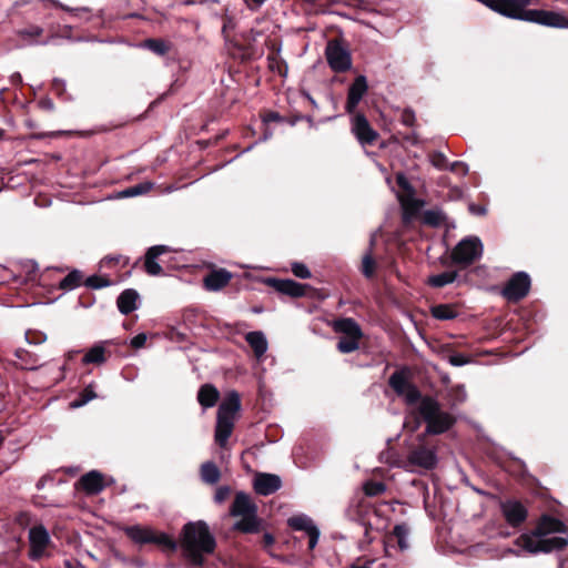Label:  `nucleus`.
Returning a JSON list of instances; mask_svg holds the SVG:
<instances>
[{
    "label": "nucleus",
    "instance_id": "20",
    "mask_svg": "<svg viewBox=\"0 0 568 568\" xmlns=\"http://www.w3.org/2000/svg\"><path fill=\"white\" fill-rule=\"evenodd\" d=\"M336 333L343 334L345 337H362L363 333L357 322L351 317L336 320L333 324Z\"/></svg>",
    "mask_w": 568,
    "mask_h": 568
},
{
    "label": "nucleus",
    "instance_id": "60",
    "mask_svg": "<svg viewBox=\"0 0 568 568\" xmlns=\"http://www.w3.org/2000/svg\"><path fill=\"white\" fill-rule=\"evenodd\" d=\"M255 4L262 6L266 0H252Z\"/></svg>",
    "mask_w": 568,
    "mask_h": 568
},
{
    "label": "nucleus",
    "instance_id": "32",
    "mask_svg": "<svg viewBox=\"0 0 568 568\" xmlns=\"http://www.w3.org/2000/svg\"><path fill=\"white\" fill-rule=\"evenodd\" d=\"M105 349L102 345L91 347L82 358L83 364H102L105 362Z\"/></svg>",
    "mask_w": 568,
    "mask_h": 568
},
{
    "label": "nucleus",
    "instance_id": "64",
    "mask_svg": "<svg viewBox=\"0 0 568 568\" xmlns=\"http://www.w3.org/2000/svg\"><path fill=\"white\" fill-rule=\"evenodd\" d=\"M68 568H72V567H68Z\"/></svg>",
    "mask_w": 568,
    "mask_h": 568
},
{
    "label": "nucleus",
    "instance_id": "58",
    "mask_svg": "<svg viewBox=\"0 0 568 568\" xmlns=\"http://www.w3.org/2000/svg\"><path fill=\"white\" fill-rule=\"evenodd\" d=\"M55 134L57 133H41V134H33V135H31V138H33V139H43L45 136H53Z\"/></svg>",
    "mask_w": 568,
    "mask_h": 568
},
{
    "label": "nucleus",
    "instance_id": "52",
    "mask_svg": "<svg viewBox=\"0 0 568 568\" xmlns=\"http://www.w3.org/2000/svg\"><path fill=\"white\" fill-rule=\"evenodd\" d=\"M469 210L471 213L477 214V215L486 214V209L484 206H476V205L471 204V205H469Z\"/></svg>",
    "mask_w": 568,
    "mask_h": 568
},
{
    "label": "nucleus",
    "instance_id": "37",
    "mask_svg": "<svg viewBox=\"0 0 568 568\" xmlns=\"http://www.w3.org/2000/svg\"><path fill=\"white\" fill-rule=\"evenodd\" d=\"M153 186H154V184L152 182H149V181L142 182V183H139L136 185L125 189L124 191H122V195L125 197H133V196L142 195V194H145L149 191H151L153 189Z\"/></svg>",
    "mask_w": 568,
    "mask_h": 568
},
{
    "label": "nucleus",
    "instance_id": "26",
    "mask_svg": "<svg viewBox=\"0 0 568 568\" xmlns=\"http://www.w3.org/2000/svg\"><path fill=\"white\" fill-rule=\"evenodd\" d=\"M396 549L395 545L386 544L385 545V557L375 559L377 564H375V568H403L404 561L403 559H397L393 557V550Z\"/></svg>",
    "mask_w": 568,
    "mask_h": 568
},
{
    "label": "nucleus",
    "instance_id": "61",
    "mask_svg": "<svg viewBox=\"0 0 568 568\" xmlns=\"http://www.w3.org/2000/svg\"><path fill=\"white\" fill-rule=\"evenodd\" d=\"M12 78L17 81H21V75L19 73H16Z\"/></svg>",
    "mask_w": 568,
    "mask_h": 568
},
{
    "label": "nucleus",
    "instance_id": "25",
    "mask_svg": "<svg viewBox=\"0 0 568 568\" xmlns=\"http://www.w3.org/2000/svg\"><path fill=\"white\" fill-rule=\"evenodd\" d=\"M80 484L88 494H98L103 489L102 475L97 470H91L80 478Z\"/></svg>",
    "mask_w": 568,
    "mask_h": 568
},
{
    "label": "nucleus",
    "instance_id": "31",
    "mask_svg": "<svg viewBox=\"0 0 568 568\" xmlns=\"http://www.w3.org/2000/svg\"><path fill=\"white\" fill-rule=\"evenodd\" d=\"M14 356L19 361V366L22 369H36L38 367V359L34 355L30 354L28 351L18 348L14 352Z\"/></svg>",
    "mask_w": 568,
    "mask_h": 568
},
{
    "label": "nucleus",
    "instance_id": "63",
    "mask_svg": "<svg viewBox=\"0 0 568 568\" xmlns=\"http://www.w3.org/2000/svg\"><path fill=\"white\" fill-rule=\"evenodd\" d=\"M3 133H4L3 130L0 129V139L3 136Z\"/></svg>",
    "mask_w": 568,
    "mask_h": 568
},
{
    "label": "nucleus",
    "instance_id": "17",
    "mask_svg": "<svg viewBox=\"0 0 568 568\" xmlns=\"http://www.w3.org/2000/svg\"><path fill=\"white\" fill-rule=\"evenodd\" d=\"M396 181L399 187H402L405 192L412 195L410 199L403 202V206L406 212L410 211L413 219L420 211V209L425 206L426 203L424 200L414 197V187L410 185V183L403 173H398L396 175Z\"/></svg>",
    "mask_w": 568,
    "mask_h": 568
},
{
    "label": "nucleus",
    "instance_id": "49",
    "mask_svg": "<svg viewBox=\"0 0 568 568\" xmlns=\"http://www.w3.org/2000/svg\"><path fill=\"white\" fill-rule=\"evenodd\" d=\"M449 364L459 367L468 363L467 358L463 354H454L448 358Z\"/></svg>",
    "mask_w": 568,
    "mask_h": 568
},
{
    "label": "nucleus",
    "instance_id": "16",
    "mask_svg": "<svg viewBox=\"0 0 568 568\" xmlns=\"http://www.w3.org/2000/svg\"><path fill=\"white\" fill-rule=\"evenodd\" d=\"M368 90L367 80L365 75H357L354 82L348 88L346 112L352 114L355 112L358 103Z\"/></svg>",
    "mask_w": 568,
    "mask_h": 568
},
{
    "label": "nucleus",
    "instance_id": "56",
    "mask_svg": "<svg viewBox=\"0 0 568 568\" xmlns=\"http://www.w3.org/2000/svg\"><path fill=\"white\" fill-rule=\"evenodd\" d=\"M41 105L48 110H53V102L51 100L41 101Z\"/></svg>",
    "mask_w": 568,
    "mask_h": 568
},
{
    "label": "nucleus",
    "instance_id": "54",
    "mask_svg": "<svg viewBox=\"0 0 568 568\" xmlns=\"http://www.w3.org/2000/svg\"><path fill=\"white\" fill-rule=\"evenodd\" d=\"M58 6H59L62 10H64V11H67V12H70V13H72V14H74V16H77L79 11H85V10H87V9H75V8H70V7L64 6V4H62V3H58Z\"/></svg>",
    "mask_w": 568,
    "mask_h": 568
},
{
    "label": "nucleus",
    "instance_id": "55",
    "mask_svg": "<svg viewBox=\"0 0 568 568\" xmlns=\"http://www.w3.org/2000/svg\"><path fill=\"white\" fill-rule=\"evenodd\" d=\"M64 87V82L62 80H59V79H55L53 81V89L58 92V93H61L62 89Z\"/></svg>",
    "mask_w": 568,
    "mask_h": 568
},
{
    "label": "nucleus",
    "instance_id": "15",
    "mask_svg": "<svg viewBox=\"0 0 568 568\" xmlns=\"http://www.w3.org/2000/svg\"><path fill=\"white\" fill-rule=\"evenodd\" d=\"M282 486L281 477L268 473H258L253 480L254 490L262 496H268L277 491Z\"/></svg>",
    "mask_w": 568,
    "mask_h": 568
},
{
    "label": "nucleus",
    "instance_id": "47",
    "mask_svg": "<svg viewBox=\"0 0 568 568\" xmlns=\"http://www.w3.org/2000/svg\"><path fill=\"white\" fill-rule=\"evenodd\" d=\"M449 171L459 174V175H466L468 173V165L465 162L462 161H455L448 165Z\"/></svg>",
    "mask_w": 568,
    "mask_h": 568
},
{
    "label": "nucleus",
    "instance_id": "12",
    "mask_svg": "<svg viewBox=\"0 0 568 568\" xmlns=\"http://www.w3.org/2000/svg\"><path fill=\"white\" fill-rule=\"evenodd\" d=\"M352 132L362 145H372L378 133L372 128L364 114H356L352 119Z\"/></svg>",
    "mask_w": 568,
    "mask_h": 568
},
{
    "label": "nucleus",
    "instance_id": "41",
    "mask_svg": "<svg viewBox=\"0 0 568 568\" xmlns=\"http://www.w3.org/2000/svg\"><path fill=\"white\" fill-rule=\"evenodd\" d=\"M374 271H375V261L372 256V252L369 251L363 256L362 273L365 277L371 278L374 274Z\"/></svg>",
    "mask_w": 568,
    "mask_h": 568
},
{
    "label": "nucleus",
    "instance_id": "18",
    "mask_svg": "<svg viewBox=\"0 0 568 568\" xmlns=\"http://www.w3.org/2000/svg\"><path fill=\"white\" fill-rule=\"evenodd\" d=\"M270 284L274 287L275 291L288 295L292 297H301L305 295V284H301L293 280H270Z\"/></svg>",
    "mask_w": 568,
    "mask_h": 568
},
{
    "label": "nucleus",
    "instance_id": "21",
    "mask_svg": "<svg viewBox=\"0 0 568 568\" xmlns=\"http://www.w3.org/2000/svg\"><path fill=\"white\" fill-rule=\"evenodd\" d=\"M245 341L248 343V345L252 347L254 355L256 358H262L268 348V343L266 339V336L261 331H253L248 332L245 335Z\"/></svg>",
    "mask_w": 568,
    "mask_h": 568
},
{
    "label": "nucleus",
    "instance_id": "14",
    "mask_svg": "<svg viewBox=\"0 0 568 568\" xmlns=\"http://www.w3.org/2000/svg\"><path fill=\"white\" fill-rule=\"evenodd\" d=\"M500 509L508 525L519 527L527 518V509L518 500L501 503Z\"/></svg>",
    "mask_w": 568,
    "mask_h": 568
},
{
    "label": "nucleus",
    "instance_id": "45",
    "mask_svg": "<svg viewBox=\"0 0 568 568\" xmlns=\"http://www.w3.org/2000/svg\"><path fill=\"white\" fill-rule=\"evenodd\" d=\"M432 164L438 170H447L448 169V160L442 152H434L430 155Z\"/></svg>",
    "mask_w": 568,
    "mask_h": 568
},
{
    "label": "nucleus",
    "instance_id": "7",
    "mask_svg": "<svg viewBox=\"0 0 568 568\" xmlns=\"http://www.w3.org/2000/svg\"><path fill=\"white\" fill-rule=\"evenodd\" d=\"M124 534L135 544H155L165 550L175 551L176 541L165 532L156 531L149 526L132 525L123 528Z\"/></svg>",
    "mask_w": 568,
    "mask_h": 568
},
{
    "label": "nucleus",
    "instance_id": "62",
    "mask_svg": "<svg viewBox=\"0 0 568 568\" xmlns=\"http://www.w3.org/2000/svg\"><path fill=\"white\" fill-rule=\"evenodd\" d=\"M254 312L255 313H261L262 311H261V308H254Z\"/></svg>",
    "mask_w": 568,
    "mask_h": 568
},
{
    "label": "nucleus",
    "instance_id": "39",
    "mask_svg": "<svg viewBox=\"0 0 568 568\" xmlns=\"http://www.w3.org/2000/svg\"><path fill=\"white\" fill-rule=\"evenodd\" d=\"M143 45L158 55H164L169 51L168 43L161 39H146Z\"/></svg>",
    "mask_w": 568,
    "mask_h": 568
},
{
    "label": "nucleus",
    "instance_id": "4",
    "mask_svg": "<svg viewBox=\"0 0 568 568\" xmlns=\"http://www.w3.org/2000/svg\"><path fill=\"white\" fill-rule=\"evenodd\" d=\"M418 413L426 423L425 434L439 435L448 430L455 419L442 409L440 404L433 397L426 396L419 400Z\"/></svg>",
    "mask_w": 568,
    "mask_h": 568
},
{
    "label": "nucleus",
    "instance_id": "40",
    "mask_svg": "<svg viewBox=\"0 0 568 568\" xmlns=\"http://www.w3.org/2000/svg\"><path fill=\"white\" fill-rule=\"evenodd\" d=\"M363 489L365 495L369 497H375L385 493L386 486L382 481L369 480L364 484Z\"/></svg>",
    "mask_w": 568,
    "mask_h": 568
},
{
    "label": "nucleus",
    "instance_id": "24",
    "mask_svg": "<svg viewBox=\"0 0 568 568\" xmlns=\"http://www.w3.org/2000/svg\"><path fill=\"white\" fill-rule=\"evenodd\" d=\"M219 398L220 393L212 384L202 385L197 392V400L204 409L215 406Z\"/></svg>",
    "mask_w": 568,
    "mask_h": 568
},
{
    "label": "nucleus",
    "instance_id": "11",
    "mask_svg": "<svg viewBox=\"0 0 568 568\" xmlns=\"http://www.w3.org/2000/svg\"><path fill=\"white\" fill-rule=\"evenodd\" d=\"M51 538L48 529L43 525H37L29 530V558L32 560L40 559L50 544Z\"/></svg>",
    "mask_w": 568,
    "mask_h": 568
},
{
    "label": "nucleus",
    "instance_id": "33",
    "mask_svg": "<svg viewBox=\"0 0 568 568\" xmlns=\"http://www.w3.org/2000/svg\"><path fill=\"white\" fill-rule=\"evenodd\" d=\"M388 384L400 396L410 383L403 372H395L390 375Z\"/></svg>",
    "mask_w": 568,
    "mask_h": 568
},
{
    "label": "nucleus",
    "instance_id": "9",
    "mask_svg": "<svg viewBox=\"0 0 568 568\" xmlns=\"http://www.w3.org/2000/svg\"><path fill=\"white\" fill-rule=\"evenodd\" d=\"M325 57L329 68L335 72H345L352 67L351 52L338 41L327 43Z\"/></svg>",
    "mask_w": 568,
    "mask_h": 568
},
{
    "label": "nucleus",
    "instance_id": "19",
    "mask_svg": "<svg viewBox=\"0 0 568 568\" xmlns=\"http://www.w3.org/2000/svg\"><path fill=\"white\" fill-rule=\"evenodd\" d=\"M169 251L170 248L166 245H154L146 251L144 267L149 275L156 276L162 274V267L156 262V258Z\"/></svg>",
    "mask_w": 568,
    "mask_h": 568
},
{
    "label": "nucleus",
    "instance_id": "35",
    "mask_svg": "<svg viewBox=\"0 0 568 568\" xmlns=\"http://www.w3.org/2000/svg\"><path fill=\"white\" fill-rule=\"evenodd\" d=\"M393 535L396 538L397 547L405 551L409 548L408 544V528L405 525H396L393 530Z\"/></svg>",
    "mask_w": 568,
    "mask_h": 568
},
{
    "label": "nucleus",
    "instance_id": "59",
    "mask_svg": "<svg viewBox=\"0 0 568 568\" xmlns=\"http://www.w3.org/2000/svg\"><path fill=\"white\" fill-rule=\"evenodd\" d=\"M113 261H118L116 258H113V257H104L102 260V263H109V262H113Z\"/></svg>",
    "mask_w": 568,
    "mask_h": 568
},
{
    "label": "nucleus",
    "instance_id": "50",
    "mask_svg": "<svg viewBox=\"0 0 568 568\" xmlns=\"http://www.w3.org/2000/svg\"><path fill=\"white\" fill-rule=\"evenodd\" d=\"M145 342L146 335L144 333H140L131 339V346L134 348H140L144 346Z\"/></svg>",
    "mask_w": 568,
    "mask_h": 568
},
{
    "label": "nucleus",
    "instance_id": "36",
    "mask_svg": "<svg viewBox=\"0 0 568 568\" xmlns=\"http://www.w3.org/2000/svg\"><path fill=\"white\" fill-rule=\"evenodd\" d=\"M361 338L362 337H345V336H342V337H339L336 347H337V349L342 354L353 353L356 349H358Z\"/></svg>",
    "mask_w": 568,
    "mask_h": 568
},
{
    "label": "nucleus",
    "instance_id": "34",
    "mask_svg": "<svg viewBox=\"0 0 568 568\" xmlns=\"http://www.w3.org/2000/svg\"><path fill=\"white\" fill-rule=\"evenodd\" d=\"M432 315L436 320L448 321L457 316V312L449 305L439 304L432 307Z\"/></svg>",
    "mask_w": 568,
    "mask_h": 568
},
{
    "label": "nucleus",
    "instance_id": "44",
    "mask_svg": "<svg viewBox=\"0 0 568 568\" xmlns=\"http://www.w3.org/2000/svg\"><path fill=\"white\" fill-rule=\"evenodd\" d=\"M85 285L91 288H103L110 285V281L102 276L93 275L87 278Z\"/></svg>",
    "mask_w": 568,
    "mask_h": 568
},
{
    "label": "nucleus",
    "instance_id": "5",
    "mask_svg": "<svg viewBox=\"0 0 568 568\" xmlns=\"http://www.w3.org/2000/svg\"><path fill=\"white\" fill-rule=\"evenodd\" d=\"M256 511V505L252 501L250 495L243 491L236 493L230 514L233 517H241V519L235 523L234 528L243 532L257 531Z\"/></svg>",
    "mask_w": 568,
    "mask_h": 568
},
{
    "label": "nucleus",
    "instance_id": "3",
    "mask_svg": "<svg viewBox=\"0 0 568 568\" xmlns=\"http://www.w3.org/2000/svg\"><path fill=\"white\" fill-rule=\"evenodd\" d=\"M241 409V398L236 390L226 394L224 400L220 404L216 416L214 438L220 447H225L232 435L236 414Z\"/></svg>",
    "mask_w": 568,
    "mask_h": 568
},
{
    "label": "nucleus",
    "instance_id": "28",
    "mask_svg": "<svg viewBox=\"0 0 568 568\" xmlns=\"http://www.w3.org/2000/svg\"><path fill=\"white\" fill-rule=\"evenodd\" d=\"M423 222L433 227L443 226L447 224V215L439 207L427 210L423 214Z\"/></svg>",
    "mask_w": 568,
    "mask_h": 568
},
{
    "label": "nucleus",
    "instance_id": "46",
    "mask_svg": "<svg viewBox=\"0 0 568 568\" xmlns=\"http://www.w3.org/2000/svg\"><path fill=\"white\" fill-rule=\"evenodd\" d=\"M292 272L296 277L302 280H306L312 276L308 267L305 264L298 262L292 264Z\"/></svg>",
    "mask_w": 568,
    "mask_h": 568
},
{
    "label": "nucleus",
    "instance_id": "22",
    "mask_svg": "<svg viewBox=\"0 0 568 568\" xmlns=\"http://www.w3.org/2000/svg\"><path fill=\"white\" fill-rule=\"evenodd\" d=\"M139 294L133 288L124 290L116 300L120 313L126 315L138 308Z\"/></svg>",
    "mask_w": 568,
    "mask_h": 568
},
{
    "label": "nucleus",
    "instance_id": "57",
    "mask_svg": "<svg viewBox=\"0 0 568 568\" xmlns=\"http://www.w3.org/2000/svg\"><path fill=\"white\" fill-rule=\"evenodd\" d=\"M264 541H265V545L270 546L274 542V538L272 535L270 534H265L264 535Z\"/></svg>",
    "mask_w": 568,
    "mask_h": 568
},
{
    "label": "nucleus",
    "instance_id": "53",
    "mask_svg": "<svg viewBox=\"0 0 568 568\" xmlns=\"http://www.w3.org/2000/svg\"><path fill=\"white\" fill-rule=\"evenodd\" d=\"M413 121H414V114L412 112H409V111L404 112V114H403V122L406 125H412Z\"/></svg>",
    "mask_w": 568,
    "mask_h": 568
},
{
    "label": "nucleus",
    "instance_id": "8",
    "mask_svg": "<svg viewBox=\"0 0 568 568\" xmlns=\"http://www.w3.org/2000/svg\"><path fill=\"white\" fill-rule=\"evenodd\" d=\"M483 254V243L477 236L463 239L453 250L452 258L457 264L469 265Z\"/></svg>",
    "mask_w": 568,
    "mask_h": 568
},
{
    "label": "nucleus",
    "instance_id": "27",
    "mask_svg": "<svg viewBox=\"0 0 568 568\" xmlns=\"http://www.w3.org/2000/svg\"><path fill=\"white\" fill-rule=\"evenodd\" d=\"M43 33V29L39 26H29L27 28L18 30L17 34L26 40V43L29 45L42 44L45 45L49 43V40L38 41L37 38Z\"/></svg>",
    "mask_w": 568,
    "mask_h": 568
},
{
    "label": "nucleus",
    "instance_id": "1",
    "mask_svg": "<svg viewBox=\"0 0 568 568\" xmlns=\"http://www.w3.org/2000/svg\"><path fill=\"white\" fill-rule=\"evenodd\" d=\"M565 524L554 517L542 516L535 530L523 534L516 540L518 549L506 548L503 557L508 555L520 556L521 551L529 554L558 551L559 568H568V536H551L555 532H565Z\"/></svg>",
    "mask_w": 568,
    "mask_h": 568
},
{
    "label": "nucleus",
    "instance_id": "2",
    "mask_svg": "<svg viewBox=\"0 0 568 568\" xmlns=\"http://www.w3.org/2000/svg\"><path fill=\"white\" fill-rule=\"evenodd\" d=\"M181 546L185 557L195 566H202L204 556L213 554L216 542L204 521L187 523L183 527Z\"/></svg>",
    "mask_w": 568,
    "mask_h": 568
},
{
    "label": "nucleus",
    "instance_id": "42",
    "mask_svg": "<svg viewBox=\"0 0 568 568\" xmlns=\"http://www.w3.org/2000/svg\"><path fill=\"white\" fill-rule=\"evenodd\" d=\"M97 395L91 387H87L80 395L79 399L71 403L72 408H79L88 404L91 399L95 398Z\"/></svg>",
    "mask_w": 568,
    "mask_h": 568
},
{
    "label": "nucleus",
    "instance_id": "43",
    "mask_svg": "<svg viewBox=\"0 0 568 568\" xmlns=\"http://www.w3.org/2000/svg\"><path fill=\"white\" fill-rule=\"evenodd\" d=\"M400 396L405 398L407 404H414L420 398V393L417 387L410 383Z\"/></svg>",
    "mask_w": 568,
    "mask_h": 568
},
{
    "label": "nucleus",
    "instance_id": "48",
    "mask_svg": "<svg viewBox=\"0 0 568 568\" xmlns=\"http://www.w3.org/2000/svg\"><path fill=\"white\" fill-rule=\"evenodd\" d=\"M231 490L227 486H221L216 489L214 499L216 503H223L230 495Z\"/></svg>",
    "mask_w": 568,
    "mask_h": 568
},
{
    "label": "nucleus",
    "instance_id": "23",
    "mask_svg": "<svg viewBox=\"0 0 568 568\" xmlns=\"http://www.w3.org/2000/svg\"><path fill=\"white\" fill-rule=\"evenodd\" d=\"M232 275L224 268L213 271L204 278V286L209 291H219L226 286Z\"/></svg>",
    "mask_w": 568,
    "mask_h": 568
},
{
    "label": "nucleus",
    "instance_id": "38",
    "mask_svg": "<svg viewBox=\"0 0 568 568\" xmlns=\"http://www.w3.org/2000/svg\"><path fill=\"white\" fill-rule=\"evenodd\" d=\"M81 278V273L74 270L60 282V288L71 291L80 285Z\"/></svg>",
    "mask_w": 568,
    "mask_h": 568
},
{
    "label": "nucleus",
    "instance_id": "6",
    "mask_svg": "<svg viewBox=\"0 0 568 568\" xmlns=\"http://www.w3.org/2000/svg\"><path fill=\"white\" fill-rule=\"evenodd\" d=\"M438 465L437 447L434 444L419 442L410 447L404 462V467L409 471L433 470Z\"/></svg>",
    "mask_w": 568,
    "mask_h": 568
},
{
    "label": "nucleus",
    "instance_id": "10",
    "mask_svg": "<svg viewBox=\"0 0 568 568\" xmlns=\"http://www.w3.org/2000/svg\"><path fill=\"white\" fill-rule=\"evenodd\" d=\"M530 288V277L525 272H517L504 286L501 294L510 302H518L524 298Z\"/></svg>",
    "mask_w": 568,
    "mask_h": 568
},
{
    "label": "nucleus",
    "instance_id": "30",
    "mask_svg": "<svg viewBox=\"0 0 568 568\" xmlns=\"http://www.w3.org/2000/svg\"><path fill=\"white\" fill-rule=\"evenodd\" d=\"M458 273L456 271H446L439 274L429 276L428 284L433 287H444L452 284L457 278Z\"/></svg>",
    "mask_w": 568,
    "mask_h": 568
},
{
    "label": "nucleus",
    "instance_id": "13",
    "mask_svg": "<svg viewBox=\"0 0 568 568\" xmlns=\"http://www.w3.org/2000/svg\"><path fill=\"white\" fill-rule=\"evenodd\" d=\"M288 526L294 530L305 531L308 537V548L312 550L316 547L320 539V530L313 520L306 515H298L288 519Z\"/></svg>",
    "mask_w": 568,
    "mask_h": 568
},
{
    "label": "nucleus",
    "instance_id": "29",
    "mask_svg": "<svg viewBox=\"0 0 568 568\" xmlns=\"http://www.w3.org/2000/svg\"><path fill=\"white\" fill-rule=\"evenodd\" d=\"M201 478L204 483L214 485L221 478V473L213 462H205L201 466Z\"/></svg>",
    "mask_w": 568,
    "mask_h": 568
},
{
    "label": "nucleus",
    "instance_id": "51",
    "mask_svg": "<svg viewBox=\"0 0 568 568\" xmlns=\"http://www.w3.org/2000/svg\"><path fill=\"white\" fill-rule=\"evenodd\" d=\"M453 392L455 393L456 395V399L458 402H464L466 399V389L463 385H458L456 387L453 388Z\"/></svg>",
    "mask_w": 568,
    "mask_h": 568
}]
</instances>
